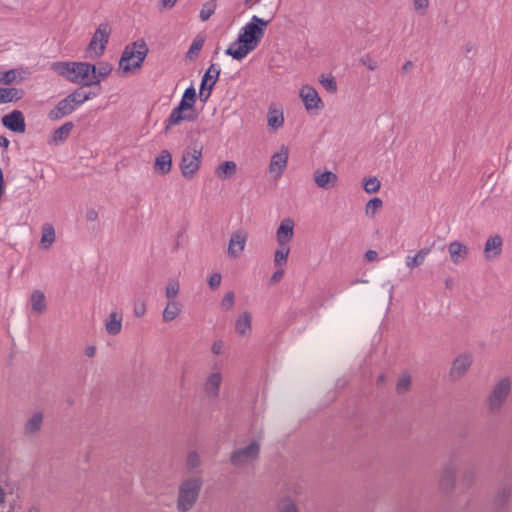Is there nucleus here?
Returning <instances> with one entry per match:
<instances>
[{"mask_svg": "<svg viewBox=\"0 0 512 512\" xmlns=\"http://www.w3.org/2000/svg\"><path fill=\"white\" fill-rule=\"evenodd\" d=\"M19 77V70L11 69L5 72L0 71V83L11 84Z\"/></svg>", "mask_w": 512, "mask_h": 512, "instance_id": "obj_42", "label": "nucleus"}, {"mask_svg": "<svg viewBox=\"0 0 512 512\" xmlns=\"http://www.w3.org/2000/svg\"><path fill=\"white\" fill-rule=\"evenodd\" d=\"M44 415L42 412H35L24 424V434L26 436L38 433L43 425Z\"/></svg>", "mask_w": 512, "mask_h": 512, "instance_id": "obj_25", "label": "nucleus"}, {"mask_svg": "<svg viewBox=\"0 0 512 512\" xmlns=\"http://www.w3.org/2000/svg\"><path fill=\"white\" fill-rule=\"evenodd\" d=\"M267 124L271 129H278L284 124L283 112L270 108L267 115Z\"/></svg>", "mask_w": 512, "mask_h": 512, "instance_id": "obj_34", "label": "nucleus"}, {"mask_svg": "<svg viewBox=\"0 0 512 512\" xmlns=\"http://www.w3.org/2000/svg\"><path fill=\"white\" fill-rule=\"evenodd\" d=\"M414 9L423 15L429 6V0H413Z\"/></svg>", "mask_w": 512, "mask_h": 512, "instance_id": "obj_54", "label": "nucleus"}, {"mask_svg": "<svg viewBox=\"0 0 512 512\" xmlns=\"http://www.w3.org/2000/svg\"><path fill=\"white\" fill-rule=\"evenodd\" d=\"M76 62H68V61H57L51 63V69L56 72L58 75L64 77L66 80L72 82L73 73L75 72L74 66Z\"/></svg>", "mask_w": 512, "mask_h": 512, "instance_id": "obj_24", "label": "nucleus"}, {"mask_svg": "<svg viewBox=\"0 0 512 512\" xmlns=\"http://www.w3.org/2000/svg\"><path fill=\"white\" fill-rule=\"evenodd\" d=\"M20 505L15 501H11L6 512H20Z\"/></svg>", "mask_w": 512, "mask_h": 512, "instance_id": "obj_60", "label": "nucleus"}, {"mask_svg": "<svg viewBox=\"0 0 512 512\" xmlns=\"http://www.w3.org/2000/svg\"><path fill=\"white\" fill-rule=\"evenodd\" d=\"M23 97V90L16 88H0V104L16 102Z\"/></svg>", "mask_w": 512, "mask_h": 512, "instance_id": "obj_31", "label": "nucleus"}, {"mask_svg": "<svg viewBox=\"0 0 512 512\" xmlns=\"http://www.w3.org/2000/svg\"><path fill=\"white\" fill-rule=\"evenodd\" d=\"M222 374L219 371L211 372L204 381V392L209 398H216L219 395Z\"/></svg>", "mask_w": 512, "mask_h": 512, "instance_id": "obj_15", "label": "nucleus"}, {"mask_svg": "<svg viewBox=\"0 0 512 512\" xmlns=\"http://www.w3.org/2000/svg\"><path fill=\"white\" fill-rule=\"evenodd\" d=\"M200 463L201 461L198 453L196 451L189 452L186 459V468L189 471H193L194 469L200 466Z\"/></svg>", "mask_w": 512, "mask_h": 512, "instance_id": "obj_44", "label": "nucleus"}, {"mask_svg": "<svg viewBox=\"0 0 512 512\" xmlns=\"http://www.w3.org/2000/svg\"><path fill=\"white\" fill-rule=\"evenodd\" d=\"M289 157V150L286 146L282 145L280 150L274 153L271 157L269 164L270 173L274 174L276 178L282 176L287 167Z\"/></svg>", "mask_w": 512, "mask_h": 512, "instance_id": "obj_10", "label": "nucleus"}, {"mask_svg": "<svg viewBox=\"0 0 512 512\" xmlns=\"http://www.w3.org/2000/svg\"><path fill=\"white\" fill-rule=\"evenodd\" d=\"M472 364V356L471 354L464 353L459 355L453 361L452 367L450 369V377L453 380H458L462 378Z\"/></svg>", "mask_w": 512, "mask_h": 512, "instance_id": "obj_13", "label": "nucleus"}, {"mask_svg": "<svg viewBox=\"0 0 512 512\" xmlns=\"http://www.w3.org/2000/svg\"><path fill=\"white\" fill-rule=\"evenodd\" d=\"M448 252L454 264L463 262L469 253L468 247L459 241H453L448 245Z\"/></svg>", "mask_w": 512, "mask_h": 512, "instance_id": "obj_20", "label": "nucleus"}, {"mask_svg": "<svg viewBox=\"0 0 512 512\" xmlns=\"http://www.w3.org/2000/svg\"><path fill=\"white\" fill-rule=\"evenodd\" d=\"M133 312L136 317L144 316V314L146 313V305L144 301H135Z\"/></svg>", "mask_w": 512, "mask_h": 512, "instance_id": "obj_55", "label": "nucleus"}, {"mask_svg": "<svg viewBox=\"0 0 512 512\" xmlns=\"http://www.w3.org/2000/svg\"><path fill=\"white\" fill-rule=\"evenodd\" d=\"M270 21V19L265 20L253 15L249 22L241 28L237 39L225 50V54L235 60L244 59L257 48Z\"/></svg>", "mask_w": 512, "mask_h": 512, "instance_id": "obj_1", "label": "nucleus"}, {"mask_svg": "<svg viewBox=\"0 0 512 512\" xmlns=\"http://www.w3.org/2000/svg\"><path fill=\"white\" fill-rule=\"evenodd\" d=\"M289 252H290V249L288 246H286V245L280 246V248H278L274 254L275 265L282 266V265L286 264Z\"/></svg>", "mask_w": 512, "mask_h": 512, "instance_id": "obj_38", "label": "nucleus"}, {"mask_svg": "<svg viewBox=\"0 0 512 512\" xmlns=\"http://www.w3.org/2000/svg\"><path fill=\"white\" fill-rule=\"evenodd\" d=\"M377 257H378V253L375 250H368L365 253V258L367 259V261H374L377 259Z\"/></svg>", "mask_w": 512, "mask_h": 512, "instance_id": "obj_61", "label": "nucleus"}, {"mask_svg": "<svg viewBox=\"0 0 512 512\" xmlns=\"http://www.w3.org/2000/svg\"><path fill=\"white\" fill-rule=\"evenodd\" d=\"M380 181L376 177H370L364 182V190L369 193H376L380 189Z\"/></svg>", "mask_w": 512, "mask_h": 512, "instance_id": "obj_46", "label": "nucleus"}, {"mask_svg": "<svg viewBox=\"0 0 512 512\" xmlns=\"http://www.w3.org/2000/svg\"><path fill=\"white\" fill-rule=\"evenodd\" d=\"M74 70L72 83L87 87L100 84V80L96 78V65L87 62H76Z\"/></svg>", "mask_w": 512, "mask_h": 512, "instance_id": "obj_7", "label": "nucleus"}, {"mask_svg": "<svg viewBox=\"0 0 512 512\" xmlns=\"http://www.w3.org/2000/svg\"><path fill=\"white\" fill-rule=\"evenodd\" d=\"M359 61L371 71H374L378 67L377 61L368 54L363 55Z\"/></svg>", "mask_w": 512, "mask_h": 512, "instance_id": "obj_51", "label": "nucleus"}, {"mask_svg": "<svg viewBox=\"0 0 512 512\" xmlns=\"http://www.w3.org/2000/svg\"><path fill=\"white\" fill-rule=\"evenodd\" d=\"M280 512H297L295 504L290 499H284L279 504Z\"/></svg>", "mask_w": 512, "mask_h": 512, "instance_id": "obj_52", "label": "nucleus"}, {"mask_svg": "<svg viewBox=\"0 0 512 512\" xmlns=\"http://www.w3.org/2000/svg\"><path fill=\"white\" fill-rule=\"evenodd\" d=\"M283 274H284V272H283L282 269H279V270L275 271L272 274V276L270 278V281L271 282H278V281H280L282 279V277H283Z\"/></svg>", "mask_w": 512, "mask_h": 512, "instance_id": "obj_59", "label": "nucleus"}, {"mask_svg": "<svg viewBox=\"0 0 512 512\" xmlns=\"http://www.w3.org/2000/svg\"><path fill=\"white\" fill-rule=\"evenodd\" d=\"M155 171L161 175H166L172 168V155L168 150H162L155 159Z\"/></svg>", "mask_w": 512, "mask_h": 512, "instance_id": "obj_23", "label": "nucleus"}, {"mask_svg": "<svg viewBox=\"0 0 512 512\" xmlns=\"http://www.w3.org/2000/svg\"><path fill=\"white\" fill-rule=\"evenodd\" d=\"M474 477H475V475L472 471H467L463 475V481L466 482L467 484H469L474 480Z\"/></svg>", "mask_w": 512, "mask_h": 512, "instance_id": "obj_62", "label": "nucleus"}, {"mask_svg": "<svg viewBox=\"0 0 512 512\" xmlns=\"http://www.w3.org/2000/svg\"><path fill=\"white\" fill-rule=\"evenodd\" d=\"M6 497L7 493L5 491V488L2 485H0V507H2L3 504L5 503Z\"/></svg>", "mask_w": 512, "mask_h": 512, "instance_id": "obj_63", "label": "nucleus"}, {"mask_svg": "<svg viewBox=\"0 0 512 512\" xmlns=\"http://www.w3.org/2000/svg\"><path fill=\"white\" fill-rule=\"evenodd\" d=\"M251 314L247 311L239 315L235 322V331L239 335H246L251 331Z\"/></svg>", "mask_w": 512, "mask_h": 512, "instance_id": "obj_29", "label": "nucleus"}, {"mask_svg": "<svg viewBox=\"0 0 512 512\" xmlns=\"http://www.w3.org/2000/svg\"><path fill=\"white\" fill-rule=\"evenodd\" d=\"M180 290V285L178 281L170 280L165 289V295L168 301L176 300V296L178 295Z\"/></svg>", "mask_w": 512, "mask_h": 512, "instance_id": "obj_41", "label": "nucleus"}, {"mask_svg": "<svg viewBox=\"0 0 512 512\" xmlns=\"http://www.w3.org/2000/svg\"><path fill=\"white\" fill-rule=\"evenodd\" d=\"M410 385H411L410 376L403 375L402 377H400V379L397 382V386H396L397 392L398 393L406 392L409 389Z\"/></svg>", "mask_w": 512, "mask_h": 512, "instance_id": "obj_48", "label": "nucleus"}, {"mask_svg": "<svg viewBox=\"0 0 512 512\" xmlns=\"http://www.w3.org/2000/svg\"><path fill=\"white\" fill-rule=\"evenodd\" d=\"M198 119V113L192 103H188L183 99L174 107L170 115L164 121V132L167 133L172 126L181 124L182 122H194Z\"/></svg>", "mask_w": 512, "mask_h": 512, "instance_id": "obj_6", "label": "nucleus"}, {"mask_svg": "<svg viewBox=\"0 0 512 512\" xmlns=\"http://www.w3.org/2000/svg\"><path fill=\"white\" fill-rule=\"evenodd\" d=\"M258 454L259 445L253 441L248 446L234 451L231 454L230 461L235 466H241L257 458Z\"/></svg>", "mask_w": 512, "mask_h": 512, "instance_id": "obj_9", "label": "nucleus"}, {"mask_svg": "<svg viewBox=\"0 0 512 512\" xmlns=\"http://www.w3.org/2000/svg\"><path fill=\"white\" fill-rule=\"evenodd\" d=\"M212 89H213L212 86L203 85L201 83L200 91H199V98L202 102H206L209 99V97L211 96Z\"/></svg>", "mask_w": 512, "mask_h": 512, "instance_id": "obj_53", "label": "nucleus"}, {"mask_svg": "<svg viewBox=\"0 0 512 512\" xmlns=\"http://www.w3.org/2000/svg\"><path fill=\"white\" fill-rule=\"evenodd\" d=\"M313 180L319 188L329 190L336 185L338 176L329 170L323 172L316 170L313 174Z\"/></svg>", "mask_w": 512, "mask_h": 512, "instance_id": "obj_18", "label": "nucleus"}, {"mask_svg": "<svg viewBox=\"0 0 512 512\" xmlns=\"http://www.w3.org/2000/svg\"><path fill=\"white\" fill-rule=\"evenodd\" d=\"M2 124L12 132L24 133L26 124L24 115L20 110H13L2 118Z\"/></svg>", "mask_w": 512, "mask_h": 512, "instance_id": "obj_11", "label": "nucleus"}, {"mask_svg": "<svg viewBox=\"0 0 512 512\" xmlns=\"http://www.w3.org/2000/svg\"><path fill=\"white\" fill-rule=\"evenodd\" d=\"M219 75H220L219 66L217 64H211L210 67L205 72L201 83L203 85L214 87L218 80Z\"/></svg>", "mask_w": 512, "mask_h": 512, "instance_id": "obj_36", "label": "nucleus"}, {"mask_svg": "<svg viewBox=\"0 0 512 512\" xmlns=\"http://www.w3.org/2000/svg\"><path fill=\"white\" fill-rule=\"evenodd\" d=\"M300 97L304 103L305 108L310 110L319 109L323 106L322 100L318 95L315 88L310 85H304L300 89Z\"/></svg>", "mask_w": 512, "mask_h": 512, "instance_id": "obj_12", "label": "nucleus"}, {"mask_svg": "<svg viewBox=\"0 0 512 512\" xmlns=\"http://www.w3.org/2000/svg\"><path fill=\"white\" fill-rule=\"evenodd\" d=\"M430 252H431L430 247H424V248L420 249L415 255L408 254L405 257L406 267L409 268L410 270H412L414 268L421 266L424 263L427 255Z\"/></svg>", "mask_w": 512, "mask_h": 512, "instance_id": "obj_26", "label": "nucleus"}, {"mask_svg": "<svg viewBox=\"0 0 512 512\" xmlns=\"http://www.w3.org/2000/svg\"><path fill=\"white\" fill-rule=\"evenodd\" d=\"M74 111L75 109L73 108L72 104L67 99V97H65L64 99L60 100L52 110L49 111L48 117L50 120L55 121L70 115Z\"/></svg>", "mask_w": 512, "mask_h": 512, "instance_id": "obj_19", "label": "nucleus"}, {"mask_svg": "<svg viewBox=\"0 0 512 512\" xmlns=\"http://www.w3.org/2000/svg\"><path fill=\"white\" fill-rule=\"evenodd\" d=\"M112 65L107 62H99L96 66V78L102 81L105 77H107L112 71Z\"/></svg>", "mask_w": 512, "mask_h": 512, "instance_id": "obj_43", "label": "nucleus"}, {"mask_svg": "<svg viewBox=\"0 0 512 512\" xmlns=\"http://www.w3.org/2000/svg\"><path fill=\"white\" fill-rule=\"evenodd\" d=\"M196 98L197 94L195 88L193 86H189L185 89L181 99L188 103H192V106L195 107Z\"/></svg>", "mask_w": 512, "mask_h": 512, "instance_id": "obj_47", "label": "nucleus"}, {"mask_svg": "<svg viewBox=\"0 0 512 512\" xmlns=\"http://www.w3.org/2000/svg\"><path fill=\"white\" fill-rule=\"evenodd\" d=\"M512 391V379L504 376L496 380L486 398L490 414H498L506 404Z\"/></svg>", "mask_w": 512, "mask_h": 512, "instance_id": "obj_3", "label": "nucleus"}, {"mask_svg": "<svg viewBox=\"0 0 512 512\" xmlns=\"http://www.w3.org/2000/svg\"><path fill=\"white\" fill-rule=\"evenodd\" d=\"M455 474L456 465L451 462L444 468L440 476V488L443 491L448 492L454 487Z\"/></svg>", "mask_w": 512, "mask_h": 512, "instance_id": "obj_21", "label": "nucleus"}, {"mask_svg": "<svg viewBox=\"0 0 512 512\" xmlns=\"http://www.w3.org/2000/svg\"><path fill=\"white\" fill-rule=\"evenodd\" d=\"M221 280H222L221 274L216 272V273H213L209 277L208 284H209L211 289H217L220 286V284H221Z\"/></svg>", "mask_w": 512, "mask_h": 512, "instance_id": "obj_56", "label": "nucleus"}, {"mask_svg": "<svg viewBox=\"0 0 512 512\" xmlns=\"http://www.w3.org/2000/svg\"><path fill=\"white\" fill-rule=\"evenodd\" d=\"M223 350V341L222 340H216L213 342L211 351L215 355H219L222 353Z\"/></svg>", "mask_w": 512, "mask_h": 512, "instance_id": "obj_57", "label": "nucleus"}, {"mask_svg": "<svg viewBox=\"0 0 512 512\" xmlns=\"http://www.w3.org/2000/svg\"><path fill=\"white\" fill-rule=\"evenodd\" d=\"M237 171V165L234 161H225L221 163L215 170V174L220 179L231 178Z\"/></svg>", "mask_w": 512, "mask_h": 512, "instance_id": "obj_33", "label": "nucleus"}, {"mask_svg": "<svg viewBox=\"0 0 512 512\" xmlns=\"http://www.w3.org/2000/svg\"><path fill=\"white\" fill-rule=\"evenodd\" d=\"M503 249V239L500 235H493L487 238L484 244V257L491 261L498 258Z\"/></svg>", "mask_w": 512, "mask_h": 512, "instance_id": "obj_14", "label": "nucleus"}, {"mask_svg": "<svg viewBox=\"0 0 512 512\" xmlns=\"http://www.w3.org/2000/svg\"><path fill=\"white\" fill-rule=\"evenodd\" d=\"M96 95H97V93L85 92L81 88H78L66 97L72 104L73 108L76 110L84 102L90 100L91 98L95 97Z\"/></svg>", "mask_w": 512, "mask_h": 512, "instance_id": "obj_27", "label": "nucleus"}, {"mask_svg": "<svg viewBox=\"0 0 512 512\" xmlns=\"http://www.w3.org/2000/svg\"><path fill=\"white\" fill-rule=\"evenodd\" d=\"M203 486L201 477L194 476L183 480L178 487L176 507L179 512H188L196 504Z\"/></svg>", "mask_w": 512, "mask_h": 512, "instance_id": "obj_2", "label": "nucleus"}, {"mask_svg": "<svg viewBox=\"0 0 512 512\" xmlns=\"http://www.w3.org/2000/svg\"><path fill=\"white\" fill-rule=\"evenodd\" d=\"M111 29L107 23H102L96 29L89 45L87 52L91 53L90 57H100L109 41Z\"/></svg>", "mask_w": 512, "mask_h": 512, "instance_id": "obj_8", "label": "nucleus"}, {"mask_svg": "<svg viewBox=\"0 0 512 512\" xmlns=\"http://www.w3.org/2000/svg\"><path fill=\"white\" fill-rule=\"evenodd\" d=\"M181 312V304L177 300L168 301L163 310L162 318L164 322H171L175 320Z\"/></svg>", "mask_w": 512, "mask_h": 512, "instance_id": "obj_30", "label": "nucleus"}, {"mask_svg": "<svg viewBox=\"0 0 512 512\" xmlns=\"http://www.w3.org/2000/svg\"><path fill=\"white\" fill-rule=\"evenodd\" d=\"M293 235L294 221L290 218L282 220L276 232V239L279 246H287V244L292 240Z\"/></svg>", "mask_w": 512, "mask_h": 512, "instance_id": "obj_16", "label": "nucleus"}, {"mask_svg": "<svg viewBox=\"0 0 512 512\" xmlns=\"http://www.w3.org/2000/svg\"><path fill=\"white\" fill-rule=\"evenodd\" d=\"M105 329L109 335H117L122 329V316L117 312H112L105 322Z\"/></svg>", "mask_w": 512, "mask_h": 512, "instance_id": "obj_28", "label": "nucleus"}, {"mask_svg": "<svg viewBox=\"0 0 512 512\" xmlns=\"http://www.w3.org/2000/svg\"><path fill=\"white\" fill-rule=\"evenodd\" d=\"M177 0H161V4L164 8L171 9Z\"/></svg>", "mask_w": 512, "mask_h": 512, "instance_id": "obj_64", "label": "nucleus"}, {"mask_svg": "<svg viewBox=\"0 0 512 512\" xmlns=\"http://www.w3.org/2000/svg\"><path fill=\"white\" fill-rule=\"evenodd\" d=\"M202 162V146L194 145L187 147L179 163L182 176L185 179H192L200 169Z\"/></svg>", "mask_w": 512, "mask_h": 512, "instance_id": "obj_5", "label": "nucleus"}, {"mask_svg": "<svg viewBox=\"0 0 512 512\" xmlns=\"http://www.w3.org/2000/svg\"><path fill=\"white\" fill-rule=\"evenodd\" d=\"M41 232V246L44 249H49L56 239L55 229L51 224L46 223L42 226Z\"/></svg>", "mask_w": 512, "mask_h": 512, "instance_id": "obj_32", "label": "nucleus"}, {"mask_svg": "<svg viewBox=\"0 0 512 512\" xmlns=\"http://www.w3.org/2000/svg\"><path fill=\"white\" fill-rule=\"evenodd\" d=\"M204 44V40L202 38H195L193 42L191 43L189 50L186 53V58L188 59H194L198 56L199 52L201 51Z\"/></svg>", "mask_w": 512, "mask_h": 512, "instance_id": "obj_39", "label": "nucleus"}, {"mask_svg": "<svg viewBox=\"0 0 512 512\" xmlns=\"http://www.w3.org/2000/svg\"><path fill=\"white\" fill-rule=\"evenodd\" d=\"M31 307L32 310L37 313H43L46 310L45 295L40 290L33 291L31 295Z\"/></svg>", "mask_w": 512, "mask_h": 512, "instance_id": "obj_35", "label": "nucleus"}, {"mask_svg": "<svg viewBox=\"0 0 512 512\" xmlns=\"http://www.w3.org/2000/svg\"><path fill=\"white\" fill-rule=\"evenodd\" d=\"M383 202L380 198L375 197L370 199L365 206V213L368 216L373 217L377 211L382 207Z\"/></svg>", "mask_w": 512, "mask_h": 512, "instance_id": "obj_40", "label": "nucleus"}, {"mask_svg": "<svg viewBox=\"0 0 512 512\" xmlns=\"http://www.w3.org/2000/svg\"><path fill=\"white\" fill-rule=\"evenodd\" d=\"M234 299H235L234 292L230 291V292L226 293L221 301V307L226 311L231 310L234 306Z\"/></svg>", "mask_w": 512, "mask_h": 512, "instance_id": "obj_50", "label": "nucleus"}, {"mask_svg": "<svg viewBox=\"0 0 512 512\" xmlns=\"http://www.w3.org/2000/svg\"><path fill=\"white\" fill-rule=\"evenodd\" d=\"M98 218V213L94 208L88 209L86 212V219L88 221H96Z\"/></svg>", "mask_w": 512, "mask_h": 512, "instance_id": "obj_58", "label": "nucleus"}, {"mask_svg": "<svg viewBox=\"0 0 512 512\" xmlns=\"http://www.w3.org/2000/svg\"><path fill=\"white\" fill-rule=\"evenodd\" d=\"M147 44L143 40L135 41L127 45L119 61V69L127 74L133 69L140 68L148 53Z\"/></svg>", "mask_w": 512, "mask_h": 512, "instance_id": "obj_4", "label": "nucleus"}, {"mask_svg": "<svg viewBox=\"0 0 512 512\" xmlns=\"http://www.w3.org/2000/svg\"><path fill=\"white\" fill-rule=\"evenodd\" d=\"M216 2L215 0H209L202 5L199 17L202 21H207L215 12Z\"/></svg>", "mask_w": 512, "mask_h": 512, "instance_id": "obj_37", "label": "nucleus"}, {"mask_svg": "<svg viewBox=\"0 0 512 512\" xmlns=\"http://www.w3.org/2000/svg\"><path fill=\"white\" fill-rule=\"evenodd\" d=\"M246 240L247 236L244 232L237 231L233 233L228 244V255L237 258L244 251Z\"/></svg>", "mask_w": 512, "mask_h": 512, "instance_id": "obj_17", "label": "nucleus"}, {"mask_svg": "<svg viewBox=\"0 0 512 512\" xmlns=\"http://www.w3.org/2000/svg\"><path fill=\"white\" fill-rule=\"evenodd\" d=\"M74 124L72 122H66L59 128L55 129L48 140L50 145H59L64 143L69 137L73 130Z\"/></svg>", "mask_w": 512, "mask_h": 512, "instance_id": "obj_22", "label": "nucleus"}, {"mask_svg": "<svg viewBox=\"0 0 512 512\" xmlns=\"http://www.w3.org/2000/svg\"><path fill=\"white\" fill-rule=\"evenodd\" d=\"M510 493L511 490L509 488H503L496 496L495 504L499 507L505 505L510 497Z\"/></svg>", "mask_w": 512, "mask_h": 512, "instance_id": "obj_49", "label": "nucleus"}, {"mask_svg": "<svg viewBox=\"0 0 512 512\" xmlns=\"http://www.w3.org/2000/svg\"><path fill=\"white\" fill-rule=\"evenodd\" d=\"M319 81L328 92L335 93L337 91V83L334 77L321 75Z\"/></svg>", "mask_w": 512, "mask_h": 512, "instance_id": "obj_45", "label": "nucleus"}]
</instances>
